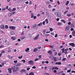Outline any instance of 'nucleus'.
Listing matches in <instances>:
<instances>
[{"instance_id": "nucleus-26", "label": "nucleus", "mask_w": 75, "mask_h": 75, "mask_svg": "<svg viewBox=\"0 0 75 75\" xmlns=\"http://www.w3.org/2000/svg\"><path fill=\"white\" fill-rule=\"evenodd\" d=\"M34 74L33 72H31L29 73V75H34Z\"/></svg>"}, {"instance_id": "nucleus-16", "label": "nucleus", "mask_w": 75, "mask_h": 75, "mask_svg": "<svg viewBox=\"0 0 75 75\" xmlns=\"http://www.w3.org/2000/svg\"><path fill=\"white\" fill-rule=\"evenodd\" d=\"M38 51V49L36 48H35L33 50V52H36Z\"/></svg>"}, {"instance_id": "nucleus-43", "label": "nucleus", "mask_w": 75, "mask_h": 75, "mask_svg": "<svg viewBox=\"0 0 75 75\" xmlns=\"http://www.w3.org/2000/svg\"><path fill=\"white\" fill-rule=\"evenodd\" d=\"M8 28V25H5V28L7 29V28Z\"/></svg>"}, {"instance_id": "nucleus-38", "label": "nucleus", "mask_w": 75, "mask_h": 75, "mask_svg": "<svg viewBox=\"0 0 75 75\" xmlns=\"http://www.w3.org/2000/svg\"><path fill=\"white\" fill-rule=\"evenodd\" d=\"M8 57L9 58H10V59H11L12 58H13V57H11L10 56H8Z\"/></svg>"}, {"instance_id": "nucleus-61", "label": "nucleus", "mask_w": 75, "mask_h": 75, "mask_svg": "<svg viewBox=\"0 0 75 75\" xmlns=\"http://www.w3.org/2000/svg\"><path fill=\"white\" fill-rule=\"evenodd\" d=\"M45 75H49V74L48 73H45Z\"/></svg>"}, {"instance_id": "nucleus-30", "label": "nucleus", "mask_w": 75, "mask_h": 75, "mask_svg": "<svg viewBox=\"0 0 75 75\" xmlns=\"http://www.w3.org/2000/svg\"><path fill=\"white\" fill-rule=\"evenodd\" d=\"M62 23L61 22H59L58 23V25H62Z\"/></svg>"}, {"instance_id": "nucleus-47", "label": "nucleus", "mask_w": 75, "mask_h": 75, "mask_svg": "<svg viewBox=\"0 0 75 75\" xmlns=\"http://www.w3.org/2000/svg\"><path fill=\"white\" fill-rule=\"evenodd\" d=\"M5 63L4 62H2L1 63V65L2 66H4V65Z\"/></svg>"}, {"instance_id": "nucleus-22", "label": "nucleus", "mask_w": 75, "mask_h": 75, "mask_svg": "<svg viewBox=\"0 0 75 75\" xmlns=\"http://www.w3.org/2000/svg\"><path fill=\"white\" fill-rule=\"evenodd\" d=\"M16 68V67L15 66H14L11 67V69L12 70H14V69H15Z\"/></svg>"}, {"instance_id": "nucleus-64", "label": "nucleus", "mask_w": 75, "mask_h": 75, "mask_svg": "<svg viewBox=\"0 0 75 75\" xmlns=\"http://www.w3.org/2000/svg\"><path fill=\"white\" fill-rule=\"evenodd\" d=\"M29 2L28 1H27L25 2V4H28Z\"/></svg>"}, {"instance_id": "nucleus-21", "label": "nucleus", "mask_w": 75, "mask_h": 75, "mask_svg": "<svg viewBox=\"0 0 75 75\" xmlns=\"http://www.w3.org/2000/svg\"><path fill=\"white\" fill-rule=\"evenodd\" d=\"M0 28L1 29H4V25H1V26Z\"/></svg>"}, {"instance_id": "nucleus-28", "label": "nucleus", "mask_w": 75, "mask_h": 75, "mask_svg": "<svg viewBox=\"0 0 75 75\" xmlns=\"http://www.w3.org/2000/svg\"><path fill=\"white\" fill-rule=\"evenodd\" d=\"M69 1H67L66 2V3L65 4V5H66V6H68V4H69Z\"/></svg>"}, {"instance_id": "nucleus-29", "label": "nucleus", "mask_w": 75, "mask_h": 75, "mask_svg": "<svg viewBox=\"0 0 75 75\" xmlns=\"http://www.w3.org/2000/svg\"><path fill=\"white\" fill-rule=\"evenodd\" d=\"M39 60H40L39 58H38L35 59V61H39Z\"/></svg>"}, {"instance_id": "nucleus-10", "label": "nucleus", "mask_w": 75, "mask_h": 75, "mask_svg": "<svg viewBox=\"0 0 75 75\" xmlns=\"http://www.w3.org/2000/svg\"><path fill=\"white\" fill-rule=\"evenodd\" d=\"M69 29H70V28H69V27L68 26H66L65 30L66 31L69 30Z\"/></svg>"}, {"instance_id": "nucleus-32", "label": "nucleus", "mask_w": 75, "mask_h": 75, "mask_svg": "<svg viewBox=\"0 0 75 75\" xmlns=\"http://www.w3.org/2000/svg\"><path fill=\"white\" fill-rule=\"evenodd\" d=\"M42 22H40V23L38 24V26H40V25H42Z\"/></svg>"}, {"instance_id": "nucleus-44", "label": "nucleus", "mask_w": 75, "mask_h": 75, "mask_svg": "<svg viewBox=\"0 0 75 75\" xmlns=\"http://www.w3.org/2000/svg\"><path fill=\"white\" fill-rule=\"evenodd\" d=\"M4 47V45H1V46H0V48H3Z\"/></svg>"}, {"instance_id": "nucleus-63", "label": "nucleus", "mask_w": 75, "mask_h": 75, "mask_svg": "<svg viewBox=\"0 0 75 75\" xmlns=\"http://www.w3.org/2000/svg\"><path fill=\"white\" fill-rule=\"evenodd\" d=\"M57 3L58 4H60V2H59V1H57Z\"/></svg>"}, {"instance_id": "nucleus-54", "label": "nucleus", "mask_w": 75, "mask_h": 75, "mask_svg": "<svg viewBox=\"0 0 75 75\" xmlns=\"http://www.w3.org/2000/svg\"><path fill=\"white\" fill-rule=\"evenodd\" d=\"M22 61H23V63H25V60H22Z\"/></svg>"}, {"instance_id": "nucleus-49", "label": "nucleus", "mask_w": 75, "mask_h": 75, "mask_svg": "<svg viewBox=\"0 0 75 75\" xmlns=\"http://www.w3.org/2000/svg\"><path fill=\"white\" fill-rule=\"evenodd\" d=\"M32 4V1H30V2H29V4L31 5V4Z\"/></svg>"}, {"instance_id": "nucleus-17", "label": "nucleus", "mask_w": 75, "mask_h": 75, "mask_svg": "<svg viewBox=\"0 0 75 75\" xmlns=\"http://www.w3.org/2000/svg\"><path fill=\"white\" fill-rule=\"evenodd\" d=\"M14 33L15 32L14 31H11V35H14Z\"/></svg>"}, {"instance_id": "nucleus-2", "label": "nucleus", "mask_w": 75, "mask_h": 75, "mask_svg": "<svg viewBox=\"0 0 75 75\" xmlns=\"http://www.w3.org/2000/svg\"><path fill=\"white\" fill-rule=\"evenodd\" d=\"M39 37H40V34H38L37 36L34 38V40H37L38 39V38H39Z\"/></svg>"}, {"instance_id": "nucleus-62", "label": "nucleus", "mask_w": 75, "mask_h": 75, "mask_svg": "<svg viewBox=\"0 0 75 75\" xmlns=\"http://www.w3.org/2000/svg\"><path fill=\"white\" fill-rule=\"evenodd\" d=\"M74 28H71V31H74Z\"/></svg>"}, {"instance_id": "nucleus-7", "label": "nucleus", "mask_w": 75, "mask_h": 75, "mask_svg": "<svg viewBox=\"0 0 75 75\" xmlns=\"http://www.w3.org/2000/svg\"><path fill=\"white\" fill-rule=\"evenodd\" d=\"M16 14V12H11L8 14V16H12V15H13V14Z\"/></svg>"}, {"instance_id": "nucleus-12", "label": "nucleus", "mask_w": 75, "mask_h": 75, "mask_svg": "<svg viewBox=\"0 0 75 75\" xmlns=\"http://www.w3.org/2000/svg\"><path fill=\"white\" fill-rule=\"evenodd\" d=\"M8 70L9 73H10V74L11 73V68H9V69H8Z\"/></svg>"}, {"instance_id": "nucleus-35", "label": "nucleus", "mask_w": 75, "mask_h": 75, "mask_svg": "<svg viewBox=\"0 0 75 75\" xmlns=\"http://www.w3.org/2000/svg\"><path fill=\"white\" fill-rule=\"evenodd\" d=\"M71 69H70L69 70H68L67 71V72H71Z\"/></svg>"}, {"instance_id": "nucleus-13", "label": "nucleus", "mask_w": 75, "mask_h": 75, "mask_svg": "<svg viewBox=\"0 0 75 75\" xmlns=\"http://www.w3.org/2000/svg\"><path fill=\"white\" fill-rule=\"evenodd\" d=\"M18 70H19V68H18V67H16V70H14L13 71V72H16V71H18Z\"/></svg>"}, {"instance_id": "nucleus-37", "label": "nucleus", "mask_w": 75, "mask_h": 75, "mask_svg": "<svg viewBox=\"0 0 75 75\" xmlns=\"http://www.w3.org/2000/svg\"><path fill=\"white\" fill-rule=\"evenodd\" d=\"M67 51H68V48H67L65 50L64 49V51L67 52Z\"/></svg>"}, {"instance_id": "nucleus-45", "label": "nucleus", "mask_w": 75, "mask_h": 75, "mask_svg": "<svg viewBox=\"0 0 75 75\" xmlns=\"http://www.w3.org/2000/svg\"><path fill=\"white\" fill-rule=\"evenodd\" d=\"M50 31H53V29H52V28H50Z\"/></svg>"}, {"instance_id": "nucleus-58", "label": "nucleus", "mask_w": 75, "mask_h": 75, "mask_svg": "<svg viewBox=\"0 0 75 75\" xmlns=\"http://www.w3.org/2000/svg\"><path fill=\"white\" fill-rule=\"evenodd\" d=\"M35 9H36L37 8V4H36L35 5Z\"/></svg>"}, {"instance_id": "nucleus-6", "label": "nucleus", "mask_w": 75, "mask_h": 75, "mask_svg": "<svg viewBox=\"0 0 75 75\" xmlns=\"http://www.w3.org/2000/svg\"><path fill=\"white\" fill-rule=\"evenodd\" d=\"M64 50H65V47L62 49V53H65V54H68V52L64 51Z\"/></svg>"}, {"instance_id": "nucleus-40", "label": "nucleus", "mask_w": 75, "mask_h": 75, "mask_svg": "<svg viewBox=\"0 0 75 75\" xmlns=\"http://www.w3.org/2000/svg\"><path fill=\"white\" fill-rule=\"evenodd\" d=\"M23 58V56L18 57V58H19V59H21V58Z\"/></svg>"}, {"instance_id": "nucleus-15", "label": "nucleus", "mask_w": 75, "mask_h": 75, "mask_svg": "<svg viewBox=\"0 0 75 75\" xmlns=\"http://www.w3.org/2000/svg\"><path fill=\"white\" fill-rule=\"evenodd\" d=\"M61 22H63V23H64V24H65V23H66V21H65L64 20H61Z\"/></svg>"}, {"instance_id": "nucleus-23", "label": "nucleus", "mask_w": 75, "mask_h": 75, "mask_svg": "<svg viewBox=\"0 0 75 75\" xmlns=\"http://www.w3.org/2000/svg\"><path fill=\"white\" fill-rule=\"evenodd\" d=\"M31 18H33V17H34V14H33V13H31Z\"/></svg>"}, {"instance_id": "nucleus-55", "label": "nucleus", "mask_w": 75, "mask_h": 75, "mask_svg": "<svg viewBox=\"0 0 75 75\" xmlns=\"http://www.w3.org/2000/svg\"><path fill=\"white\" fill-rule=\"evenodd\" d=\"M17 62V60H15L13 62H14V63H16V62Z\"/></svg>"}, {"instance_id": "nucleus-48", "label": "nucleus", "mask_w": 75, "mask_h": 75, "mask_svg": "<svg viewBox=\"0 0 75 75\" xmlns=\"http://www.w3.org/2000/svg\"><path fill=\"white\" fill-rule=\"evenodd\" d=\"M58 37V35L57 34H56L55 35V38H57Z\"/></svg>"}, {"instance_id": "nucleus-42", "label": "nucleus", "mask_w": 75, "mask_h": 75, "mask_svg": "<svg viewBox=\"0 0 75 75\" xmlns=\"http://www.w3.org/2000/svg\"><path fill=\"white\" fill-rule=\"evenodd\" d=\"M41 57H42L41 55H40L39 56V58L40 59H41Z\"/></svg>"}, {"instance_id": "nucleus-9", "label": "nucleus", "mask_w": 75, "mask_h": 75, "mask_svg": "<svg viewBox=\"0 0 75 75\" xmlns=\"http://www.w3.org/2000/svg\"><path fill=\"white\" fill-rule=\"evenodd\" d=\"M20 72L21 73H23V72H25L26 70L24 69H22L20 71Z\"/></svg>"}, {"instance_id": "nucleus-1", "label": "nucleus", "mask_w": 75, "mask_h": 75, "mask_svg": "<svg viewBox=\"0 0 75 75\" xmlns=\"http://www.w3.org/2000/svg\"><path fill=\"white\" fill-rule=\"evenodd\" d=\"M33 28H34L35 30H37L38 28V26L37 24H33L32 27Z\"/></svg>"}, {"instance_id": "nucleus-4", "label": "nucleus", "mask_w": 75, "mask_h": 75, "mask_svg": "<svg viewBox=\"0 0 75 75\" xmlns=\"http://www.w3.org/2000/svg\"><path fill=\"white\" fill-rule=\"evenodd\" d=\"M69 45L70 46H71L72 47H75V44L74 43H69Z\"/></svg>"}, {"instance_id": "nucleus-24", "label": "nucleus", "mask_w": 75, "mask_h": 75, "mask_svg": "<svg viewBox=\"0 0 75 75\" xmlns=\"http://www.w3.org/2000/svg\"><path fill=\"white\" fill-rule=\"evenodd\" d=\"M48 53H49V54H50V55H51V54H52V51H51L50 50H49L48 51Z\"/></svg>"}, {"instance_id": "nucleus-50", "label": "nucleus", "mask_w": 75, "mask_h": 75, "mask_svg": "<svg viewBox=\"0 0 75 75\" xmlns=\"http://www.w3.org/2000/svg\"><path fill=\"white\" fill-rule=\"evenodd\" d=\"M24 31H23L21 33V35H24Z\"/></svg>"}, {"instance_id": "nucleus-19", "label": "nucleus", "mask_w": 75, "mask_h": 75, "mask_svg": "<svg viewBox=\"0 0 75 75\" xmlns=\"http://www.w3.org/2000/svg\"><path fill=\"white\" fill-rule=\"evenodd\" d=\"M21 63H16V66H20L21 65Z\"/></svg>"}, {"instance_id": "nucleus-3", "label": "nucleus", "mask_w": 75, "mask_h": 75, "mask_svg": "<svg viewBox=\"0 0 75 75\" xmlns=\"http://www.w3.org/2000/svg\"><path fill=\"white\" fill-rule=\"evenodd\" d=\"M28 63L30 64V65H34V62L33 60H30L28 62Z\"/></svg>"}, {"instance_id": "nucleus-46", "label": "nucleus", "mask_w": 75, "mask_h": 75, "mask_svg": "<svg viewBox=\"0 0 75 75\" xmlns=\"http://www.w3.org/2000/svg\"><path fill=\"white\" fill-rule=\"evenodd\" d=\"M30 68L28 67L27 68V71H28L29 70H30Z\"/></svg>"}, {"instance_id": "nucleus-5", "label": "nucleus", "mask_w": 75, "mask_h": 75, "mask_svg": "<svg viewBox=\"0 0 75 75\" xmlns=\"http://www.w3.org/2000/svg\"><path fill=\"white\" fill-rule=\"evenodd\" d=\"M9 28L13 30H16V27L14 26H10L9 27Z\"/></svg>"}, {"instance_id": "nucleus-27", "label": "nucleus", "mask_w": 75, "mask_h": 75, "mask_svg": "<svg viewBox=\"0 0 75 75\" xmlns=\"http://www.w3.org/2000/svg\"><path fill=\"white\" fill-rule=\"evenodd\" d=\"M45 21L46 22V23L47 24H48V19H46L45 20Z\"/></svg>"}, {"instance_id": "nucleus-56", "label": "nucleus", "mask_w": 75, "mask_h": 75, "mask_svg": "<svg viewBox=\"0 0 75 75\" xmlns=\"http://www.w3.org/2000/svg\"><path fill=\"white\" fill-rule=\"evenodd\" d=\"M32 68L33 69H35V68H36V67H35V66H33L32 67Z\"/></svg>"}, {"instance_id": "nucleus-53", "label": "nucleus", "mask_w": 75, "mask_h": 75, "mask_svg": "<svg viewBox=\"0 0 75 75\" xmlns=\"http://www.w3.org/2000/svg\"><path fill=\"white\" fill-rule=\"evenodd\" d=\"M45 21H43L42 23V24L43 25H45Z\"/></svg>"}, {"instance_id": "nucleus-59", "label": "nucleus", "mask_w": 75, "mask_h": 75, "mask_svg": "<svg viewBox=\"0 0 75 75\" xmlns=\"http://www.w3.org/2000/svg\"><path fill=\"white\" fill-rule=\"evenodd\" d=\"M61 62H58V65H61Z\"/></svg>"}, {"instance_id": "nucleus-33", "label": "nucleus", "mask_w": 75, "mask_h": 75, "mask_svg": "<svg viewBox=\"0 0 75 75\" xmlns=\"http://www.w3.org/2000/svg\"><path fill=\"white\" fill-rule=\"evenodd\" d=\"M64 46H63V45H61L59 47L60 48H64Z\"/></svg>"}, {"instance_id": "nucleus-8", "label": "nucleus", "mask_w": 75, "mask_h": 75, "mask_svg": "<svg viewBox=\"0 0 75 75\" xmlns=\"http://www.w3.org/2000/svg\"><path fill=\"white\" fill-rule=\"evenodd\" d=\"M57 17H59L61 16V13L60 12H58L57 13Z\"/></svg>"}, {"instance_id": "nucleus-14", "label": "nucleus", "mask_w": 75, "mask_h": 75, "mask_svg": "<svg viewBox=\"0 0 75 75\" xmlns=\"http://www.w3.org/2000/svg\"><path fill=\"white\" fill-rule=\"evenodd\" d=\"M72 33V35H73V37H75V31H73Z\"/></svg>"}, {"instance_id": "nucleus-18", "label": "nucleus", "mask_w": 75, "mask_h": 75, "mask_svg": "<svg viewBox=\"0 0 75 75\" xmlns=\"http://www.w3.org/2000/svg\"><path fill=\"white\" fill-rule=\"evenodd\" d=\"M25 37L22 36L21 37V40H24V39H25Z\"/></svg>"}, {"instance_id": "nucleus-52", "label": "nucleus", "mask_w": 75, "mask_h": 75, "mask_svg": "<svg viewBox=\"0 0 75 75\" xmlns=\"http://www.w3.org/2000/svg\"><path fill=\"white\" fill-rule=\"evenodd\" d=\"M68 11H66L64 12V14H66V13H67L68 12Z\"/></svg>"}, {"instance_id": "nucleus-34", "label": "nucleus", "mask_w": 75, "mask_h": 75, "mask_svg": "<svg viewBox=\"0 0 75 75\" xmlns=\"http://www.w3.org/2000/svg\"><path fill=\"white\" fill-rule=\"evenodd\" d=\"M71 15L70 14H68L67 15V17H71Z\"/></svg>"}, {"instance_id": "nucleus-25", "label": "nucleus", "mask_w": 75, "mask_h": 75, "mask_svg": "<svg viewBox=\"0 0 75 75\" xmlns=\"http://www.w3.org/2000/svg\"><path fill=\"white\" fill-rule=\"evenodd\" d=\"M29 50H30V48H27V49L25 50V51L26 52H27V51H28Z\"/></svg>"}, {"instance_id": "nucleus-51", "label": "nucleus", "mask_w": 75, "mask_h": 75, "mask_svg": "<svg viewBox=\"0 0 75 75\" xmlns=\"http://www.w3.org/2000/svg\"><path fill=\"white\" fill-rule=\"evenodd\" d=\"M54 69H57V70L58 69V68L57 67H54Z\"/></svg>"}, {"instance_id": "nucleus-11", "label": "nucleus", "mask_w": 75, "mask_h": 75, "mask_svg": "<svg viewBox=\"0 0 75 75\" xmlns=\"http://www.w3.org/2000/svg\"><path fill=\"white\" fill-rule=\"evenodd\" d=\"M53 58L54 61H57V58L55 57H53Z\"/></svg>"}, {"instance_id": "nucleus-39", "label": "nucleus", "mask_w": 75, "mask_h": 75, "mask_svg": "<svg viewBox=\"0 0 75 75\" xmlns=\"http://www.w3.org/2000/svg\"><path fill=\"white\" fill-rule=\"evenodd\" d=\"M45 30H43V31L42 32V33H43V34H45Z\"/></svg>"}, {"instance_id": "nucleus-41", "label": "nucleus", "mask_w": 75, "mask_h": 75, "mask_svg": "<svg viewBox=\"0 0 75 75\" xmlns=\"http://www.w3.org/2000/svg\"><path fill=\"white\" fill-rule=\"evenodd\" d=\"M48 7H49V8H51V7H52V6H51V4H49V5Z\"/></svg>"}, {"instance_id": "nucleus-36", "label": "nucleus", "mask_w": 75, "mask_h": 75, "mask_svg": "<svg viewBox=\"0 0 75 75\" xmlns=\"http://www.w3.org/2000/svg\"><path fill=\"white\" fill-rule=\"evenodd\" d=\"M16 10V9L15 8H14L12 10V11H14Z\"/></svg>"}, {"instance_id": "nucleus-31", "label": "nucleus", "mask_w": 75, "mask_h": 75, "mask_svg": "<svg viewBox=\"0 0 75 75\" xmlns=\"http://www.w3.org/2000/svg\"><path fill=\"white\" fill-rule=\"evenodd\" d=\"M66 59H67V58H63L62 60V61H64L65 60H66Z\"/></svg>"}, {"instance_id": "nucleus-57", "label": "nucleus", "mask_w": 75, "mask_h": 75, "mask_svg": "<svg viewBox=\"0 0 75 75\" xmlns=\"http://www.w3.org/2000/svg\"><path fill=\"white\" fill-rule=\"evenodd\" d=\"M54 73H57V71L55 70L54 71Z\"/></svg>"}, {"instance_id": "nucleus-60", "label": "nucleus", "mask_w": 75, "mask_h": 75, "mask_svg": "<svg viewBox=\"0 0 75 75\" xmlns=\"http://www.w3.org/2000/svg\"><path fill=\"white\" fill-rule=\"evenodd\" d=\"M52 71H53V70H54L55 69V67H53L52 68Z\"/></svg>"}, {"instance_id": "nucleus-20", "label": "nucleus", "mask_w": 75, "mask_h": 75, "mask_svg": "<svg viewBox=\"0 0 75 75\" xmlns=\"http://www.w3.org/2000/svg\"><path fill=\"white\" fill-rule=\"evenodd\" d=\"M11 39L13 40H15L16 39V37H12L11 38Z\"/></svg>"}]
</instances>
